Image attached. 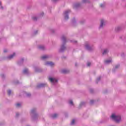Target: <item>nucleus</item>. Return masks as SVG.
I'll use <instances>...</instances> for the list:
<instances>
[{"instance_id":"obj_1","label":"nucleus","mask_w":126,"mask_h":126,"mask_svg":"<svg viewBox=\"0 0 126 126\" xmlns=\"http://www.w3.org/2000/svg\"><path fill=\"white\" fill-rule=\"evenodd\" d=\"M62 41H63V44L59 50L60 53H63V52L65 50V43H66V39H65V36L63 35L62 37Z\"/></svg>"},{"instance_id":"obj_2","label":"nucleus","mask_w":126,"mask_h":126,"mask_svg":"<svg viewBox=\"0 0 126 126\" xmlns=\"http://www.w3.org/2000/svg\"><path fill=\"white\" fill-rule=\"evenodd\" d=\"M111 118L112 120H114L116 123H119V122H121V116L120 115H117L115 114H112V115L111 116Z\"/></svg>"},{"instance_id":"obj_3","label":"nucleus","mask_w":126,"mask_h":126,"mask_svg":"<svg viewBox=\"0 0 126 126\" xmlns=\"http://www.w3.org/2000/svg\"><path fill=\"white\" fill-rule=\"evenodd\" d=\"M69 12H70V10H66L63 12L65 20H67V19H68V14H69Z\"/></svg>"},{"instance_id":"obj_4","label":"nucleus","mask_w":126,"mask_h":126,"mask_svg":"<svg viewBox=\"0 0 126 126\" xmlns=\"http://www.w3.org/2000/svg\"><path fill=\"white\" fill-rule=\"evenodd\" d=\"M49 79L50 81L53 83V84H56V83L58 82V80L56 79V78H52L49 77Z\"/></svg>"},{"instance_id":"obj_5","label":"nucleus","mask_w":126,"mask_h":126,"mask_svg":"<svg viewBox=\"0 0 126 126\" xmlns=\"http://www.w3.org/2000/svg\"><path fill=\"white\" fill-rule=\"evenodd\" d=\"M85 47L86 49L87 50H88V51H91L92 50V47H91L90 46V45H89V43H88V42H86L85 43Z\"/></svg>"},{"instance_id":"obj_6","label":"nucleus","mask_w":126,"mask_h":126,"mask_svg":"<svg viewBox=\"0 0 126 126\" xmlns=\"http://www.w3.org/2000/svg\"><path fill=\"white\" fill-rule=\"evenodd\" d=\"M45 64L48 66H54V65H55V63L52 62H47L45 63Z\"/></svg>"},{"instance_id":"obj_7","label":"nucleus","mask_w":126,"mask_h":126,"mask_svg":"<svg viewBox=\"0 0 126 126\" xmlns=\"http://www.w3.org/2000/svg\"><path fill=\"white\" fill-rule=\"evenodd\" d=\"M112 63V58H110L109 59L105 60V64H110Z\"/></svg>"},{"instance_id":"obj_8","label":"nucleus","mask_w":126,"mask_h":126,"mask_svg":"<svg viewBox=\"0 0 126 126\" xmlns=\"http://www.w3.org/2000/svg\"><path fill=\"white\" fill-rule=\"evenodd\" d=\"M23 73H24V74H27V75H28V74H29V70H28V68L24 69Z\"/></svg>"},{"instance_id":"obj_9","label":"nucleus","mask_w":126,"mask_h":126,"mask_svg":"<svg viewBox=\"0 0 126 126\" xmlns=\"http://www.w3.org/2000/svg\"><path fill=\"white\" fill-rule=\"evenodd\" d=\"M106 23V21L104 20H101L100 22V28H102L103 26H105V24Z\"/></svg>"},{"instance_id":"obj_10","label":"nucleus","mask_w":126,"mask_h":126,"mask_svg":"<svg viewBox=\"0 0 126 126\" xmlns=\"http://www.w3.org/2000/svg\"><path fill=\"white\" fill-rule=\"evenodd\" d=\"M31 115L36 116V108H33L31 110Z\"/></svg>"},{"instance_id":"obj_11","label":"nucleus","mask_w":126,"mask_h":126,"mask_svg":"<svg viewBox=\"0 0 126 126\" xmlns=\"http://www.w3.org/2000/svg\"><path fill=\"white\" fill-rule=\"evenodd\" d=\"M46 86V84L45 83H41L37 85L38 88H40L41 87H45Z\"/></svg>"},{"instance_id":"obj_12","label":"nucleus","mask_w":126,"mask_h":126,"mask_svg":"<svg viewBox=\"0 0 126 126\" xmlns=\"http://www.w3.org/2000/svg\"><path fill=\"white\" fill-rule=\"evenodd\" d=\"M15 56V53H13V54L9 56L8 57V60H11V59H13V58H14Z\"/></svg>"},{"instance_id":"obj_13","label":"nucleus","mask_w":126,"mask_h":126,"mask_svg":"<svg viewBox=\"0 0 126 126\" xmlns=\"http://www.w3.org/2000/svg\"><path fill=\"white\" fill-rule=\"evenodd\" d=\"M50 58V56L49 55H44L41 57L42 60H47V59H49Z\"/></svg>"},{"instance_id":"obj_14","label":"nucleus","mask_w":126,"mask_h":126,"mask_svg":"<svg viewBox=\"0 0 126 126\" xmlns=\"http://www.w3.org/2000/svg\"><path fill=\"white\" fill-rule=\"evenodd\" d=\"M38 49H39V50H45V46H44V45H39L38 46Z\"/></svg>"},{"instance_id":"obj_15","label":"nucleus","mask_w":126,"mask_h":126,"mask_svg":"<svg viewBox=\"0 0 126 126\" xmlns=\"http://www.w3.org/2000/svg\"><path fill=\"white\" fill-rule=\"evenodd\" d=\"M80 6V3H76L74 4V7H78Z\"/></svg>"},{"instance_id":"obj_16","label":"nucleus","mask_w":126,"mask_h":126,"mask_svg":"<svg viewBox=\"0 0 126 126\" xmlns=\"http://www.w3.org/2000/svg\"><path fill=\"white\" fill-rule=\"evenodd\" d=\"M108 52H109L108 49H104L102 53V55H106V54H107Z\"/></svg>"},{"instance_id":"obj_17","label":"nucleus","mask_w":126,"mask_h":126,"mask_svg":"<svg viewBox=\"0 0 126 126\" xmlns=\"http://www.w3.org/2000/svg\"><path fill=\"white\" fill-rule=\"evenodd\" d=\"M23 61H24V59L23 58L21 59L20 61L18 62V64H20V63H23Z\"/></svg>"},{"instance_id":"obj_18","label":"nucleus","mask_w":126,"mask_h":126,"mask_svg":"<svg viewBox=\"0 0 126 126\" xmlns=\"http://www.w3.org/2000/svg\"><path fill=\"white\" fill-rule=\"evenodd\" d=\"M62 73H67L68 72V70L66 69H63L62 71Z\"/></svg>"},{"instance_id":"obj_19","label":"nucleus","mask_w":126,"mask_h":126,"mask_svg":"<svg viewBox=\"0 0 126 126\" xmlns=\"http://www.w3.org/2000/svg\"><path fill=\"white\" fill-rule=\"evenodd\" d=\"M121 30H122V27H117L115 29L116 31H120Z\"/></svg>"},{"instance_id":"obj_20","label":"nucleus","mask_w":126,"mask_h":126,"mask_svg":"<svg viewBox=\"0 0 126 126\" xmlns=\"http://www.w3.org/2000/svg\"><path fill=\"white\" fill-rule=\"evenodd\" d=\"M69 104L71 105V106H73V102L72 101V100L70 99L69 100Z\"/></svg>"},{"instance_id":"obj_21","label":"nucleus","mask_w":126,"mask_h":126,"mask_svg":"<svg viewBox=\"0 0 126 126\" xmlns=\"http://www.w3.org/2000/svg\"><path fill=\"white\" fill-rule=\"evenodd\" d=\"M82 2L83 3H87V2H89V0H82Z\"/></svg>"},{"instance_id":"obj_22","label":"nucleus","mask_w":126,"mask_h":126,"mask_svg":"<svg viewBox=\"0 0 126 126\" xmlns=\"http://www.w3.org/2000/svg\"><path fill=\"white\" fill-rule=\"evenodd\" d=\"M32 19L34 21H37V19H38V18L36 16H34L32 17Z\"/></svg>"},{"instance_id":"obj_23","label":"nucleus","mask_w":126,"mask_h":126,"mask_svg":"<svg viewBox=\"0 0 126 126\" xmlns=\"http://www.w3.org/2000/svg\"><path fill=\"white\" fill-rule=\"evenodd\" d=\"M21 106V103H18L16 104V106L17 108H19V107H20Z\"/></svg>"},{"instance_id":"obj_24","label":"nucleus","mask_w":126,"mask_h":126,"mask_svg":"<svg viewBox=\"0 0 126 126\" xmlns=\"http://www.w3.org/2000/svg\"><path fill=\"white\" fill-rule=\"evenodd\" d=\"M34 70H35V71H36V72H39V68L37 67H34Z\"/></svg>"},{"instance_id":"obj_25","label":"nucleus","mask_w":126,"mask_h":126,"mask_svg":"<svg viewBox=\"0 0 126 126\" xmlns=\"http://www.w3.org/2000/svg\"><path fill=\"white\" fill-rule=\"evenodd\" d=\"M57 117H58V114H54L52 116V118L53 119H55V118H57Z\"/></svg>"},{"instance_id":"obj_26","label":"nucleus","mask_w":126,"mask_h":126,"mask_svg":"<svg viewBox=\"0 0 126 126\" xmlns=\"http://www.w3.org/2000/svg\"><path fill=\"white\" fill-rule=\"evenodd\" d=\"M74 123H75V121L74 120H72L71 122V126H73V125H74Z\"/></svg>"},{"instance_id":"obj_27","label":"nucleus","mask_w":126,"mask_h":126,"mask_svg":"<svg viewBox=\"0 0 126 126\" xmlns=\"http://www.w3.org/2000/svg\"><path fill=\"white\" fill-rule=\"evenodd\" d=\"M84 105H85V103L83 102H81V103L80 104V107H82V106H84Z\"/></svg>"},{"instance_id":"obj_28","label":"nucleus","mask_w":126,"mask_h":126,"mask_svg":"<svg viewBox=\"0 0 126 126\" xmlns=\"http://www.w3.org/2000/svg\"><path fill=\"white\" fill-rule=\"evenodd\" d=\"M7 93L8 95H10L11 94V91L10 90H8Z\"/></svg>"},{"instance_id":"obj_29","label":"nucleus","mask_w":126,"mask_h":126,"mask_svg":"<svg viewBox=\"0 0 126 126\" xmlns=\"http://www.w3.org/2000/svg\"><path fill=\"white\" fill-rule=\"evenodd\" d=\"M100 79H101V77H99L98 78H97V79H96L97 83H98V82H97V81H100Z\"/></svg>"},{"instance_id":"obj_30","label":"nucleus","mask_w":126,"mask_h":126,"mask_svg":"<svg viewBox=\"0 0 126 126\" xmlns=\"http://www.w3.org/2000/svg\"><path fill=\"white\" fill-rule=\"evenodd\" d=\"M87 66H90V65H91V63L90 62H88L87 63Z\"/></svg>"},{"instance_id":"obj_31","label":"nucleus","mask_w":126,"mask_h":126,"mask_svg":"<svg viewBox=\"0 0 126 126\" xmlns=\"http://www.w3.org/2000/svg\"><path fill=\"white\" fill-rule=\"evenodd\" d=\"M43 15H44V13H42L41 14H40L39 15V16H40V17L43 16Z\"/></svg>"},{"instance_id":"obj_32","label":"nucleus","mask_w":126,"mask_h":126,"mask_svg":"<svg viewBox=\"0 0 126 126\" xmlns=\"http://www.w3.org/2000/svg\"><path fill=\"white\" fill-rule=\"evenodd\" d=\"M1 5V2H0V9H2L3 7Z\"/></svg>"},{"instance_id":"obj_33","label":"nucleus","mask_w":126,"mask_h":126,"mask_svg":"<svg viewBox=\"0 0 126 126\" xmlns=\"http://www.w3.org/2000/svg\"><path fill=\"white\" fill-rule=\"evenodd\" d=\"M93 103H94V100H91L90 101V104H93Z\"/></svg>"},{"instance_id":"obj_34","label":"nucleus","mask_w":126,"mask_h":126,"mask_svg":"<svg viewBox=\"0 0 126 126\" xmlns=\"http://www.w3.org/2000/svg\"><path fill=\"white\" fill-rule=\"evenodd\" d=\"M7 52V49H4L3 50V52H4V53H6Z\"/></svg>"},{"instance_id":"obj_35","label":"nucleus","mask_w":126,"mask_h":126,"mask_svg":"<svg viewBox=\"0 0 126 126\" xmlns=\"http://www.w3.org/2000/svg\"><path fill=\"white\" fill-rule=\"evenodd\" d=\"M118 67H120V65H116L115 66V68H118Z\"/></svg>"},{"instance_id":"obj_36","label":"nucleus","mask_w":126,"mask_h":126,"mask_svg":"<svg viewBox=\"0 0 126 126\" xmlns=\"http://www.w3.org/2000/svg\"><path fill=\"white\" fill-rule=\"evenodd\" d=\"M104 6H105V5L104 4H100V7H104Z\"/></svg>"},{"instance_id":"obj_37","label":"nucleus","mask_w":126,"mask_h":126,"mask_svg":"<svg viewBox=\"0 0 126 126\" xmlns=\"http://www.w3.org/2000/svg\"><path fill=\"white\" fill-rule=\"evenodd\" d=\"M71 42H72V43H77L76 40H71Z\"/></svg>"},{"instance_id":"obj_38","label":"nucleus","mask_w":126,"mask_h":126,"mask_svg":"<svg viewBox=\"0 0 126 126\" xmlns=\"http://www.w3.org/2000/svg\"><path fill=\"white\" fill-rule=\"evenodd\" d=\"M27 96H28V97H29V96H31V94H27Z\"/></svg>"},{"instance_id":"obj_39","label":"nucleus","mask_w":126,"mask_h":126,"mask_svg":"<svg viewBox=\"0 0 126 126\" xmlns=\"http://www.w3.org/2000/svg\"><path fill=\"white\" fill-rule=\"evenodd\" d=\"M37 33H38V31H34V34H37Z\"/></svg>"},{"instance_id":"obj_40","label":"nucleus","mask_w":126,"mask_h":126,"mask_svg":"<svg viewBox=\"0 0 126 126\" xmlns=\"http://www.w3.org/2000/svg\"><path fill=\"white\" fill-rule=\"evenodd\" d=\"M18 116H19V113H17L16 114V117H18Z\"/></svg>"},{"instance_id":"obj_41","label":"nucleus","mask_w":126,"mask_h":126,"mask_svg":"<svg viewBox=\"0 0 126 126\" xmlns=\"http://www.w3.org/2000/svg\"><path fill=\"white\" fill-rule=\"evenodd\" d=\"M53 1H54V2H56V1H57L58 0H52Z\"/></svg>"},{"instance_id":"obj_42","label":"nucleus","mask_w":126,"mask_h":126,"mask_svg":"<svg viewBox=\"0 0 126 126\" xmlns=\"http://www.w3.org/2000/svg\"><path fill=\"white\" fill-rule=\"evenodd\" d=\"M52 31H54V30H52Z\"/></svg>"}]
</instances>
